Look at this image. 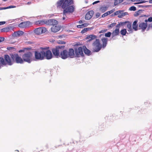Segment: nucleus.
I'll return each instance as SVG.
<instances>
[{"label":"nucleus","instance_id":"obj_32","mask_svg":"<svg viewBox=\"0 0 152 152\" xmlns=\"http://www.w3.org/2000/svg\"><path fill=\"white\" fill-rule=\"evenodd\" d=\"M112 33L110 32H108L107 33H106L105 34L104 36L105 37H110L111 35H112Z\"/></svg>","mask_w":152,"mask_h":152},{"label":"nucleus","instance_id":"obj_16","mask_svg":"<svg viewBox=\"0 0 152 152\" xmlns=\"http://www.w3.org/2000/svg\"><path fill=\"white\" fill-rule=\"evenodd\" d=\"M147 26V23L146 22H142L140 23L139 27L140 29L142 30V31H144Z\"/></svg>","mask_w":152,"mask_h":152},{"label":"nucleus","instance_id":"obj_50","mask_svg":"<svg viewBox=\"0 0 152 152\" xmlns=\"http://www.w3.org/2000/svg\"><path fill=\"white\" fill-rule=\"evenodd\" d=\"M63 20H64L65 19L66 17V15H64L63 14Z\"/></svg>","mask_w":152,"mask_h":152},{"label":"nucleus","instance_id":"obj_7","mask_svg":"<svg viewBox=\"0 0 152 152\" xmlns=\"http://www.w3.org/2000/svg\"><path fill=\"white\" fill-rule=\"evenodd\" d=\"M11 58L14 59V61H15L18 64H23V63L24 60L21 58L17 54H10V55Z\"/></svg>","mask_w":152,"mask_h":152},{"label":"nucleus","instance_id":"obj_37","mask_svg":"<svg viewBox=\"0 0 152 152\" xmlns=\"http://www.w3.org/2000/svg\"><path fill=\"white\" fill-rule=\"evenodd\" d=\"M115 11V10L114 9H113V10H111L110 11H107V14L108 15L111 14L114 11Z\"/></svg>","mask_w":152,"mask_h":152},{"label":"nucleus","instance_id":"obj_55","mask_svg":"<svg viewBox=\"0 0 152 152\" xmlns=\"http://www.w3.org/2000/svg\"><path fill=\"white\" fill-rule=\"evenodd\" d=\"M149 2L150 3L152 4V0H149Z\"/></svg>","mask_w":152,"mask_h":152},{"label":"nucleus","instance_id":"obj_6","mask_svg":"<svg viewBox=\"0 0 152 152\" xmlns=\"http://www.w3.org/2000/svg\"><path fill=\"white\" fill-rule=\"evenodd\" d=\"M126 23V22H121L116 26V29L113 31L112 34V38L119 35L120 33L119 28L121 26L124 25Z\"/></svg>","mask_w":152,"mask_h":152},{"label":"nucleus","instance_id":"obj_34","mask_svg":"<svg viewBox=\"0 0 152 152\" xmlns=\"http://www.w3.org/2000/svg\"><path fill=\"white\" fill-rule=\"evenodd\" d=\"M138 6L139 7H142V8H147V7H151V5H138Z\"/></svg>","mask_w":152,"mask_h":152},{"label":"nucleus","instance_id":"obj_41","mask_svg":"<svg viewBox=\"0 0 152 152\" xmlns=\"http://www.w3.org/2000/svg\"><path fill=\"white\" fill-rule=\"evenodd\" d=\"M58 43L61 44H65V42L60 40L58 41Z\"/></svg>","mask_w":152,"mask_h":152},{"label":"nucleus","instance_id":"obj_56","mask_svg":"<svg viewBox=\"0 0 152 152\" xmlns=\"http://www.w3.org/2000/svg\"><path fill=\"white\" fill-rule=\"evenodd\" d=\"M4 10V7H0V10Z\"/></svg>","mask_w":152,"mask_h":152},{"label":"nucleus","instance_id":"obj_13","mask_svg":"<svg viewBox=\"0 0 152 152\" xmlns=\"http://www.w3.org/2000/svg\"><path fill=\"white\" fill-rule=\"evenodd\" d=\"M83 48L81 47H79L77 48H75V52L76 56L77 57L80 56H83Z\"/></svg>","mask_w":152,"mask_h":152},{"label":"nucleus","instance_id":"obj_11","mask_svg":"<svg viewBox=\"0 0 152 152\" xmlns=\"http://www.w3.org/2000/svg\"><path fill=\"white\" fill-rule=\"evenodd\" d=\"M47 29L46 28L41 27L35 29L34 31L36 34L39 35L45 33Z\"/></svg>","mask_w":152,"mask_h":152},{"label":"nucleus","instance_id":"obj_47","mask_svg":"<svg viewBox=\"0 0 152 152\" xmlns=\"http://www.w3.org/2000/svg\"><path fill=\"white\" fill-rule=\"evenodd\" d=\"M4 38L3 37H0V42L4 41Z\"/></svg>","mask_w":152,"mask_h":152},{"label":"nucleus","instance_id":"obj_38","mask_svg":"<svg viewBox=\"0 0 152 152\" xmlns=\"http://www.w3.org/2000/svg\"><path fill=\"white\" fill-rule=\"evenodd\" d=\"M145 22H146L147 23L148 21H149V22H150L152 21V17H150L148 19L145 20Z\"/></svg>","mask_w":152,"mask_h":152},{"label":"nucleus","instance_id":"obj_52","mask_svg":"<svg viewBox=\"0 0 152 152\" xmlns=\"http://www.w3.org/2000/svg\"><path fill=\"white\" fill-rule=\"evenodd\" d=\"M79 23L80 24H81L83 23V21L82 20H80L79 21Z\"/></svg>","mask_w":152,"mask_h":152},{"label":"nucleus","instance_id":"obj_33","mask_svg":"<svg viewBox=\"0 0 152 152\" xmlns=\"http://www.w3.org/2000/svg\"><path fill=\"white\" fill-rule=\"evenodd\" d=\"M16 6H10L7 7H4V10H5L8 9H10L12 8H15Z\"/></svg>","mask_w":152,"mask_h":152},{"label":"nucleus","instance_id":"obj_30","mask_svg":"<svg viewBox=\"0 0 152 152\" xmlns=\"http://www.w3.org/2000/svg\"><path fill=\"white\" fill-rule=\"evenodd\" d=\"M121 34L123 36H125L126 34L127 31L126 29H124L121 30L120 31Z\"/></svg>","mask_w":152,"mask_h":152},{"label":"nucleus","instance_id":"obj_5","mask_svg":"<svg viewBox=\"0 0 152 152\" xmlns=\"http://www.w3.org/2000/svg\"><path fill=\"white\" fill-rule=\"evenodd\" d=\"M102 47V45L98 39H96L93 44V49L94 52H98Z\"/></svg>","mask_w":152,"mask_h":152},{"label":"nucleus","instance_id":"obj_40","mask_svg":"<svg viewBox=\"0 0 152 152\" xmlns=\"http://www.w3.org/2000/svg\"><path fill=\"white\" fill-rule=\"evenodd\" d=\"M116 24V23H113L111 24L109 26V27L112 28L113 27V26H115V25Z\"/></svg>","mask_w":152,"mask_h":152},{"label":"nucleus","instance_id":"obj_39","mask_svg":"<svg viewBox=\"0 0 152 152\" xmlns=\"http://www.w3.org/2000/svg\"><path fill=\"white\" fill-rule=\"evenodd\" d=\"M87 28H85L81 31V33L82 34L84 33L87 31Z\"/></svg>","mask_w":152,"mask_h":152},{"label":"nucleus","instance_id":"obj_21","mask_svg":"<svg viewBox=\"0 0 152 152\" xmlns=\"http://www.w3.org/2000/svg\"><path fill=\"white\" fill-rule=\"evenodd\" d=\"M51 31L54 32H56L60 30V28L57 26H53L51 28Z\"/></svg>","mask_w":152,"mask_h":152},{"label":"nucleus","instance_id":"obj_27","mask_svg":"<svg viewBox=\"0 0 152 152\" xmlns=\"http://www.w3.org/2000/svg\"><path fill=\"white\" fill-rule=\"evenodd\" d=\"M108 7L105 6H101L100 9L99 11L102 13L104 12L107 9Z\"/></svg>","mask_w":152,"mask_h":152},{"label":"nucleus","instance_id":"obj_14","mask_svg":"<svg viewBox=\"0 0 152 152\" xmlns=\"http://www.w3.org/2000/svg\"><path fill=\"white\" fill-rule=\"evenodd\" d=\"M62 47H64V46L58 47V48L57 47L55 48H53L52 50V52L55 56L58 57L59 56V49H61V48Z\"/></svg>","mask_w":152,"mask_h":152},{"label":"nucleus","instance_id":"obj_8","mask_svg":"<svg viewBox=\"0 0 152 152\" xmlns=\"http://www.w3.org/2000/svg\"><path fill=\"white\" fill-rule=\"evenodd\" d=\"M43 54V49L41 51H36L35 52V58L37 60H42L44 59Z\"/></svg>","mask_w":152,"mask_h":152},{"label":"nucleus","instance_id":"obj_46","mask_svg":"<svg viewBox=\"0 0 152 152\" xmlns=\"http://www.w3.org/2000/svg\"><path fill=\"white\" fill-rule=\"evenodd\" d=\"M83 24V27H86L88 25V23H83V24Z\"/></svg>","mask_w":152,"mask_h":152},{"label":"nucleus","instance_id":"obj_51","mask_svg":"<svg viewBox=\"0 0 152 152\" xmlns=\"http://www.w3.org/2000/svg\"><path fill=\"white\" fill-rule=\"evenodd\" d=\"M87 31L91 30L93 28H87Z\"/></svg>","mask_w":152,"mask_h":152},{"label":"nucleus","instance_id":"obj_9","mask_svg":"<svg viewBox=\"0 0 152 152\" xmlns=\"http://www.w3.org/2000/svg\"><path fill=\"white\" fill-rule=\"evenodd\" d=\"M63 14L66 15L67 14L72 13L74 11V7L73 6H70L64 9Z\"/></svg>","mask_w":152,"mask_h":152},{"label":"nucleus","instance_id":"obj_29","mask_svg":"<svg viewBox=\"0 0 152 152\" xmlns=\"http://www.w3.org/2000/svg\"><path fill=\"white\" fill-rule=\"evenodd\" d=\"M0 64L3 65H6V64L4 59L1 57H0Z\"/></svg>","mask_w":152,"mask_h":152},{"label":"nucleus","instance_id":"obj_44","mask_svg":"<svg viewBox=\"0 0 152 152\" xmlns=\"http://www.w3.org/2000/svg\"><path fill=\"white\" fill-rule=\"evenodd\" d=\"M100 15V13L99 12L96 13V18H99Z\"/></svg>","mask_w":152,"mask_h":152},{"label":"nucleus","instance_id":"obj_25","mask_svg":"<svg viewBox=\"0 0 152 152\" xmlns=\"http://www.w3.org/2000/svg\"><path fill=\"white\" fill-rule=\"evenodd\" d=\"M83 50L85 54L88 56L90 55L91 51L88 49L86 46H83Z\"/></svg>","mask_w":152,"mask_h":152},{"label":"nucleus","instance_id":"obj_12","mask_svg":"<svg viewBox=\"0 0 152 152\" xmlns=\"http://www.w3.org/2000/svg\"><path fill=\"white\" fill-rule=\"evenodd\" d=\"M32 23L30 21H25L21 23L18 26L20 28H26L31 26Z\"/></svg>","mask_w":152,"mask_h":152},{"label":"nucleus","instance_id":"obj_15","mask_svg":"<svg viewBox=\"0 0 152 152\" xmlns=\"http://www.w3.org/2000/svg\"><path fill=\"white\" fill-rule=\"evenodd\" d=\"M36 24L39 25H43L45 24L48 25V20L46 19H44L41 20H38L35 22Z\"/></svg>","mask_w":152,"mask_h":152},{"label":"nucleus","instance_id":"obj_53","mask_svg":"<svg viewBox=\"0 0 152 152\" xmlns=\"http://www.w3.org/2000/svg\"><path fill=\"white\" fill-rule=\"evenodd\" d=\"M91 37H89V35H88L87 36V37H86V39H91Z\"/></svg>","mask_w":152,"mask_h":152},{"label":"nucleus","instance_id":"obj_58","mask_svg":"<svg viewBox=\"0 0 152 152\" xmlns=\"http://www.w3.org/2000/svg\"><path fill=\"white\" fill-rule=\"evenodd\" d=\"M104 36V34H101V35H100V36Z\"/></svg>","mask_w":152,"mask_h":152},{"label":"nucleus","instance_id":"obj_23","mask_svg":"<svg viewBox=\"0 0 152 152\" xmlns=\"http://www.w3.org/2000/svg\"><path fill=\"white\" fill-rule=\"evenodd\" d=\"M13 28L12 26H9L6 28H4L1 30V32H8L9 31L12 30Z\"/></svg>","mask_w":152,"mask_h":152},{"label":"nucleus","instance_id":"obj_20","mask_svg":"<svg viewBox=\"0 0 152 152\" xmlns=\"http://www.w3.org/2000/svg\"><path fill=\"white\" fill-rule=\"evenodd\" d=\"M108 40V39L106 37L103 38L101 39L102 41V47L103 48H104L106 47L107 44Z\"/></svg>","mask_w":152,"mask_h":152},{"label":"nucleus","instance_id":"obj_28","mask_svg":"<svg viewBox=\"0 0 152 152\" xmlns=\"http://www.w3.org/2000/svg\"><path fill=\"white\" fill-rule=\"evenodd\" d=\"M115 1L114 4L115 6H116L122 3L124 0H114Z\"/></svg>","mask_w":152,"mask_h":152},{"label":"nucleus","instance_id":"obj_24","mask_svg":"<svg viewBox=\"0 0 152 152\" xmlns=\"http://www.w3.org/2000/svg\"><path fill=\"white\" fill-rule=\"evenodd\" d=\"M137 20H135L133 22L132 24L133 29H134V30L135 31H136L137 30L138 25L137 24Z\"/></svg>","mask_w":152,"mask_h":152},{"label":"nucleus","instance_id":"obj_49","mask_svg":"<svg viewBox=\"0 0 152 152\" xmlns=\"http://www.w3.org/2000/svg\"><path fill=\"white\" fill-rule=\"evenodd\" d=\"M6 23L5 21H1L0 22V25H1L5 24Z\"/></svg>","mask_w":152,"mask_h":152},{"label":"nucleus","instance_id":"obj_22","mask_svg":"<svg viewBox=\"0 0 152 152\" xmlns=\"http://www.w3.org/2000/svg\"><path fill=\"white\" fill-rule=\"evenodd\" d=\"M127 27L128 29V31L129 33H132L133 32V29L132 27V24L128 22L127 25Z\"/></svg>","mask_w":152,"mask_h":152},{"label":"nucleus","instance_id":"obj_35","mask_svg":"<svg viewBox=\"0 0 152 152\" xmlns=\"http://www.w3.org/2000/svg\"><path fill=\"white\" fill-rule=\"evenodd\" d=\"M136 10V7L134 6H132L130 7L129 8V10L130 11H135Z\"/></svg>","mask_w":152,"mask_h":152},{"label":"nucleus","instance_id":"obj_36","mask_svg":"<svg viewBox=\"0 0 152 152\" xmlns=\"http://www.w3.org/2000/svg\"><path fill=\"white\" fill-rule=\"evenodd\" d=\"M121 12V10H118L117 11L115 12H114V15H120V13Z\"/></svg>","mask_w":152,"mask_h":152},{"label":"nucleus","instance_id":"obj_1","mask_svg":"<svg viewBox=\"0 0 152 152\" xmlns=\"http://www.w3.org/2000/svg\"><path fill=\"white\" fill-rule=\"evenodd\" d=\"M74 50L73 49H69V51L66 50L61 52L59 57L63 59H66L68 57L73 58L74 56Z\"/></svg>","mask_w":152,"mask_h":152},{"label":"nucleus","instance_id":"obj_17","mask_svg":"<svg viewBox=\"0 0 152 152\" xmlns=\"http://www.w3.org/2000/svg\"><path fill=\"white\" fill-rule=\"evenodd\" d=\"M94 13V11L91 10L88 12L86 14L85 19L86 20H90L92 17Z\"/></svg>","mask_w":152,"mask_h":152},{"label":"nucleus","instance_id":"obj_3","mask_svg":"<svg viewBox=\"0 0 152 152\" xmlns=\"http://www.w3.org/2000/svg\"><path fill=\"white\" fill-rule=\"evenodd\" d=\"M73 3V0H59L57 2V4L58 6H61V7L64 9L72 4Z\"/></svg>","mask_w":152,"mask_h":152},{"label":"nucleus","instance_id":"obj_48","mask_svg":"<svg viewBox=\"0 0 152 152\" xmlns=\"http://www.w3.org/2000/svg\"><path fill=\"white\" fill-rule=\"evenodd\" d=\"M99 2H100V1H95L92 4L93 5H94V4H96L97 3H98Z\"/></svg>","mask_w":152,"mask_h":152},{"label":"nucleus","instance_id":"obj_31","mask_svg":"<svg viewBox=\"0 0 152 152\" xmlns=\"http://www.w3.org/2000/svg\"><path fill=\"white\" fill-rule=\"evenodd\" d=\"M89 37H91V39L88 40V41H91L92 40H93L96 38V36L94 35H89Z\"/></svg>","mask_w":152,"mask_h":152},{"label":"nucleus","instance_id":"obj_18","mask_svg":"<svg viewBox=\"0 0 152 152\" xmlns=\"http://www.w3.org/2000/svg\"><path fill=\"white\" fill-rule=\"evenodd\" d=\"M24 32L21 31H18L15 32L12 34V36L14 37H18L23 35Z\"/></svg>","mask_w":152,"mask_h":152},{"label":"nucleus","instance_id":"obj_2","mask_svg":"<svg viewBox=\"0 0 152 152\" xmlns=\"http://www.w3.org/2000/svg\"><path fill=\"white\" fill-rule=\"evenodd\" d=\"M29 48H25L23 50H20L19 51V52L20 53L24 52L25 53L23 54L22 56L23 59L24 61L27 62L28 63H30L31 61V58L32 56V53L28 51L27 52L26 50Z\"/></svg>","mask_w":152,"mask_h":152},{"label":"nucleus","instance_id":"obj_19","mask_svg":"<svg viewBox=\"0 0 152 152\" xmlns=\"http://www.w3.org/2000/svg\"><path fill=\"white\" fill-rule=\"evenodd\" d=\"M48 25L55 26L57 25L58 22L57 20L54 19H51L48 20Z\"/></svg>","mask_w":152,"mask_h":152},{"label":"nucleus","instance_id":"obj_26","mask_svg":"<svg viewBox=\"0 0 152 152\" xmlns=\"http://www.w3.org/2000/svg\"><path fill=\"white\" fill-rule=\"evenodd\" d=\"M121 12L120 13V15H118L119 18H121L126 15H128V13L127 12H124V11L121 10Z\"/></svg>","mask_w":152,"mask_h":152},{"label":"nucleus","instance_id":"obj_43","mask_svg":"<svg viewBox=\"0 0 152 152\" xmlns=\"http://www.w3.org/2000/svg\"><path fill=\"white\" fill-rule=\"evenodd\" d=\"M77 27L79 28H83V24L77 25Z\"/></svg>","mask_w":152,"mask_h":152},{"label":"nucleus","instance_id":"obj_10","mask_svg":"<svg viewBox=\"0 0 152 152\" xmlns=\"http://www.w3.org/2000/svg\"><path fill=\"white\" fill-rule=\"evenodd\" d=\"M4 58L7 64L9 65H11L13 64L14 62V59L11 58L8 55H5L4 56Z\"/></svg>","mask_w":152,"mask_h":152},{"label":"nucleus","instance_id":"obj_57","mask_svg":"<svg viewBox=\"0 0 152 152\" xmlns=\"http://www.w3.org/2000/svg\"><path fill=\"white\" fill-rule=\"evenodd\" d=\"M69 32H73V31H72V30H69Z\"/></svg>","mask_w":152,"mask_h":152},{"label":"nucleus","instance_id":"obj_42","mask_svg":"<svg viewBox=\"0 0 152 152\" xmlns=\"http://www.w3.org/2000/svg\"><path fill=\"white\" fill-rule=\"evenodd\" d=\"M107 31V29H102L99 32V33H104L106 31Z\"/></svg>","mask_w":152,"mask_h":152},{"label":"nucleus","instance_id":"obj_4","mask_svg":"<svg viewBox=\"0 0 152 152\" xmlns=\"http://www.w3.org/2000/svg\"><path fill=\"white\" fill-rule=\"evenodd\" d=\"M49 47L43 48V54L44 59L49 60L51 59L53 55L51 51L48 49Z\"/></svg>","mask_w":152,"mask_h":152},{"label":"nucleus","instance_id":"obj_59","mask_svg":"<svg viewBox=\"0 0 152 152\" xmlns=\"http://www.w3.org/2000/svg\"><path fill=\"white\" fill-rule=\"evenodd\" d=\"M16 152H19V151L18 150L15 151Z\"/></svg>","mask_w":152,"mask_h":152},{"label":"nucleus","instance_id":"obj_54","mask_svg":"<svg viewBox=\"0 0 152 152\" xmlns=\"http://www.w3.org/2000/svg\"><path fill=\"white\" fill-rule=\"evenodd\" d=\"M31 4V2H28L27 3V4H28V5H30V4Z\"/></svg>","mask_w":152,"mask_h":152},{"label":"nucleus","instance_id":"obj_45","mask_svg":"<svg viewBox=\"0 0 152 152\" xmlns=\"http://www.w3.org/2000/svg\"><path fill=\"white\" fill-rule=\"evenodd\" d=\"M107 15H107V12H106V13H104V14H103L102 15V18H104V17H105L107 16Z\"/></svg>","mask_w":152,"mask_h":152}]
</instances>
